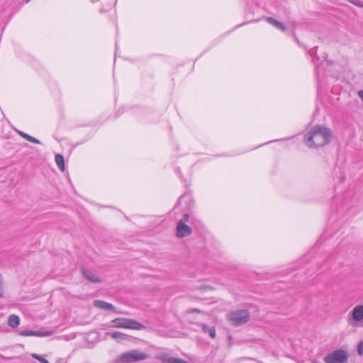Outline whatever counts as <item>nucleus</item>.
Listing matches in <instances>:
<instances>
[{
	"instance_id": "f257e3e1",
	"label": "nucleus",
	"mask_w": 363,
	"mask_h": 363,
	"mask_svg": "<svg viewBox=\"0 0 363 363\" xmlns=\"http://www.w3.org/2000/svg\"><path fill=\"white\" fill-rule=\"evenodd\" d=\"M332 138L331 130L322 125L313 127L305 134L304 141L310 147H319L328 144Z\"/></svg>"
},
{
	"instance_id": "f03ea898",
	"label": "nucleus",
	"mask_w": 363,
	"mask_h": 363,
	"mask_svg": "<svg viewBox=\"0 0 363 363\" xmlns=\"http://www.w3.org/2000/svg\"><path fill=\"white\" fill-rule=\"evenodd\" d=\"M112 328H123L134 330H145L146 327L135 319L128 318H117L111 320L109 326Z\"/></svg>"
},
{
	"instance_id": "7ed1b4c3",
	"label": "nucleus",
	"mask_w": 363,
	"mask_h": 363,
	"mask_svg": "<svg viewBox=\"0 0 363 363\" xmlns=\"http://www.w3.org/2000/svg\"><path fill=\"white\" fill-rule=\"evenodd\" d=\"M250 313L245 309L237 310L227 315V320L235 327L240 326L250 320Z\"/></svg>"
},
{
	"instance_id": "20e7f679",
	"label": "nucleus",
	"mask_w": 363,
	"mask_h": 363,
	"mask_svg": "<svg viewBox=\"0 0 363 363\" xmlns=\"http://www.w3.org/2000/svg\"><path fill=\"white\" fill-rule=\"evenodd\" d=\"M149 355L145 352L132 350L119 355L117 361L118 363H132L147 359Z\"/></svg>"
},
{
	"instance_id": "39448f33",
	"label": "nucleus",
	"mask_w": 363,
	"mask_h": 363,
	"mask_svg": "<svg viewBox=\"0 0 363 363\" xmlns=\"http://www.w3.org/2000/svg\"><path fill=\"white\" fill-rule=\"evenodd\" d=\"M348 359V352L343 349L334 350L323 358L325 363H349Z\"/></svg>"
},
{
	"instance_id": "423d86ee",
	"label": "nucleus",
	"mask_w": 363,
	"mask_h": 363,
	"mask_svg": "<svg viewBox=\"0 0 363 363\" xmlns=\"http://www.w3.org/2000/svg\"><path fill=\"white\" fill-rule=\"evenodd\" d=\"M192 233V229L189 225H186L184 220H180L177 223V236L179 238H182L190 235Z\"/></svg>"
},
{
	"instance_id": "0eeeda50",
	"label": "nucleus",
	"mask_w": 363,
	"mask_h": 363,
	"mask_svg": "<svg viewBox=\"0 0 363 363\" xmlns=\"http://www.w3.org/2000/svg\"><path fill=\"white\" fill-rule=\"evenodd\" d=\"M155 358L161 361L162 363H189L182 359L171 357L166 353L157 354Z\"/></svg>"
},
{
	"instance_id": "6e6552de",
	"label": "nucleus",
	"mask_w": 363,
	"mask_h": 363,
	"mask_svg": "<svg viewBox=\"0 0 363 363\" xmlns=\"http://www.w3.org/2000/svg\"><path fill=\"white\" fill-rule=\"evenodd\" d=\"M81 271L83 277L86 278L91 283H101L102 281L101 279L98 275L89 271V269L82 267Z\"/></svg>"
},
{
	"instance_id": "1a4fd4ad",
	"label": "nucleus",
	"mask_w": 363,
	"mask_h": 363,
	"mask_svg": "<svg viewBox=\"0 0 363 363\" xmlns=\"http://www.w3.org/2000/svg\"><path fill=\"white\" fill-rule=\"evenodd\" d=\"M94 306L104 311H116V308L111 303L101 300H95L93 302Z\"/></svg>"
},
{
	"instance_id": "9d476101",
	"label": "nucleus",
	"mask_w": 363,
	"mask_h": 363,
	"mask_svg": "<svg viewBox=\"0 0 363 363\" xmlns=\"http://www.w3.org/2000/svg\"><path fill=\"white\" fill-rule=\"evenodd\" d=\"M351 318L356 322L363 320V305H357L352 309Z\"/></svg>"
},
{
	"instance_id": "9b49d317",
	"label": "nucleus",
	"mask_w": 363,
	"mask_h": 363,
	"mask_svg": "<svg viewBox=\"0 0 363 363\" xmlns=\"http://www.w3.org/2000/svg\"><path fill=\"white\" fill-rule=\"evenodd\" d=\"M52 335V330H24V336L48 337Z\"/></svg>"
},
{
	"instance_id": "f8f14e48",
	"label": "nucleus",
	"mask_w": 363,
	"mask_h": 363,
	"mask_svg": "<svg viewBox=\"0 0 363 363\" xmlns=\"http://www.w3.org/2000/svg\"><path fill=\"white\" fill-rule=\"evenodd\" d=\"M267 21L272 24V26H274L275 28H277V29L284 32L286 30V26L282 23V22H280L279 21H277V19L272 18V17H267Z\"/></svg>"
},
{
	"instance_id": "ddd939ff",
	"label": "nucleus",
	"mask_w": 363,
	"mask_h": 363,
	"mask_svg": "<svg viewBox=\"0 0 363 363\" xmlns=\"http://www.w3.org/2000/svg\"><path fill=\"white\" fill-rule=\"evenodd\" d=\"M106 335L110 336L113 339L121 340H127L128 337V335L120 333V332L106 333Z\"/></svg>"
},
{
	"instance_id": "4468645a",
	"label": "nucleus",
	"mask_w": 363,
	"mask_h": 363,
	"mask_svg": "<svg viewBox=\"0 0 363 363\" xmlns=\"http://www.w3.org/2000/svg\"><path fill=\"white\" fill-rule=\"evenodd\" d=\"M202 330L205 333H208L211 338H215L216 336V329L214 327L208 328L207 325L202 323L201 324Z\"/></svg>"
},
{
	"instance_id": "2eb2a0df",
	"label": "nucleus",
	"mask_w": 363,
	"mask_h": 363,
	"mask_svg": "<svg viewBox=\"0 0 363 363\" xmlns=\"http://www.w3.org/2000/svg\"><path fill=\"white\" fill-rule=\"evenodd\" d=\"M55 162H56L57 167H59V169L62 172H64L65 169V160H64L63 156L62 155L57 154L55 155Z\"/></svg>"
},
{
	"instance_id": "dca6fc26",
	"label": "nucleus",
	"mask_w": 363,
	"mask_h": 363,
	"mask_svg": "<svg viewBox=\"0 0 363 363\" xmlns=\"http://www.w3.org/2000/svg\"><path fill=\"white\" fill-rule=\"evenodd\" d=\"M9 325L12 328L17 327L20 323V319L17 315H10L8 320Z\"/></svg>"
},
{
	"instance_id": "f3484780",
	"label": "nucleus",
	"mask_w": 363,
	"mask_h": 363,
	"mask_svg": "<svg viewBox=\"0 0 363 363\" xmlns=\"http://www.w3.org/2000/svg\"><path fill=\"white\" fill-rule=\"evenodd\" d=\"M24 140H27L28 141L35 143V144H40V142L37 138L32 137L26 133H24Z\"/></svg>"
},
{
	"instance_id": "a211bd4d",
	"label": "nucleus",
	"mask_w": 363,
	"mask_h": 363,
	"mask_svg": "<svg viewBox=\"0 0 363 363\" xmlns=\"http://www.w3.org/2000/svg\"><path fill=\"white\" fill-rule=\"evenodd\" d=\"M32 357L35 359L38 360L41 363H49V362L46 359H45L44 357H41L39 354H33Z\"/></svg>"
},
{
	"instance_id": "6ab92c4d",
	"label": "nucleus",
	"mask_w": 363,
	"mask_h": 363,
	"mask_svg": "<svg viewBox=\"0 0 363 363\" xmlns=\"http://www.w3.org/2000/svg\"><path fill=\"white\" fill-rule=\"evenodd\" d=\"M357 353L359 355H363V341H360L358 344Z\"/></svg>"
},
{
	"instance_id": "aec40b11",
	"label": "nucleus",
	"mask_w": 363,
	"mask_h": 363,
	"mask_svg": "<svg viewBox=\"0 0 363 363\" xmlns=\"http://www.w3.org/2000/svg\"><path fill=\"white\" fill-rule=\"evenodd\" d=\"M350 2H351L352 4H354L355 6H357L359 8H363V1H362L350 0Z\"/></svg>"
},
{
	"instance_id": "412c9836",
	"label": "nucleus",
	"mask_w": 363,
	"mask_h": 363,
	"mask_svg": "<svg viewBox=\"0 0 363 363\" xmlns=\"http://www.w3.org/2000/svg\"><path fill=\"white\" fill-rule=\"evenodd\" d=\"M204 313L205 312L204 311H201L200 309L199 308H191V309H189L188 311V313Z\"/></svg>"
},
{
	"instance_id": "4be33fe9",
	"label": "nucleus",
	"mask_w": 363,
	"mask_h": 363,
	"mask_svg": "<svg viewBox=\"0 0 363 363\" xmlns=\"http://www.w3.org/2000/svg\"><path fill=\"white\" fill-rule=\"evenodd\" d=\"M199 289L200 291H207V290H212L213 288L208 285H202L199 288Z\"/></svg>"
},
{
	"instance_id": "5701e85b",
	"label": "nucleus",
	"mask_w": 363,
	"mask_h": 363,
	"mask_svg": "<svg viewBox=\"0 0 363 363\" xmlns=\"http://www.w3.org/2000/svg\"><path fill=\"white\" fill-rule=\"evenodd\" d=\"M189 218V216L188 213H185L184 214L183 216V218L182 219V220H184V222L185 223L186 221H187Z\"/></svg>"
},
{
	"instance_id": "b1692460",
	"label": "nucleus",
	"mask_w": 363,
	"mask_h": 363,
	"mask_svg": "<svg viewBox=\"0 0 363 363\" xmlns=\"http://www.w3.org/2000/svg\"><path fill=\"white\" fill-rule=\"evenodd\" d=\"M358 96L362 100H363V90H359L358 91Z\"/></svg>"
},
{
	"instance_id": "393cba45",
	"label": "nucleus",
	"mask_w": 363,
	"mask_h": 363,
	"mask_svg": "<svg viewBox=\"0 0 363 363\" xmlns=\"http://www.w3.org/2000/svg\"><path fill=\"white\" fill-rule=\"evenodd\" d=\"M293 35H294V37H296V33H295L294 30L293 31Z\"/></svg>"
},
{
	"instance_id": "a878e982",
	"label": "nucleus",
	"mask_w": 363,
	"mask_h": 363,
	"mask_svg": "<svg viewBox=\"0 0 363 363\" xmlns=\"http://www.w3.org/2000/svg\"><path fill=\"white\" fill-rule=\"evenodd\" d=\"M19 134H20L21 136H23V132H21V131H20V132H19Z\"/></svg>"
},
{
	"instance_id": "bb28decb",
	"label": "nucleus",
	"mask_w": 363,
	"mask_h": 363,
	"mask_svg": "<svg viewBox=\"0 0 363 363\" xmlns=\"http://www.w3.org/2000/svg\"><path fill=\"white\" fill-rule=\"evenodd\" d=\"M30 1V0H26V2H28V1Z\"/></svg>"
}]
</instances>
